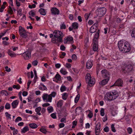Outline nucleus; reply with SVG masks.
Segmentation results:
<instances>
[{
	"mask_svg": "<svg viewBox=\"0 0 135 135\" xmlns=\"http://www.w3.org/2000/svg\"><path fill=\"white\" fill-rule=\"evenodd\" d=\"M118 47L121 51L127 52L131 50V47L127 41L122 40L118 42Z\"/></svg>",
	"mask_w": 135,
	"mask_h": 135,
	"instance_id": "obj_1",
	"label": "nucleus"
},
{
	"mask_svg": "<svg viewBox=\"0 0 135 135\" xmlns=\"http://www.w3.org/2000/svg\"><path fill=\"white\" fill-rule=\"evenodd\" d=\"M118 96V92L113 90L112 92H108L105 95L104 99L105 101H110L117 98Z\"/></svg>",
	"mask_w": 135,
	"mask_h": 135,
	"instance_id": "obj_2",
	"label": "nucleus"
},
{
	"mask_svg": "<svg viewBox=\"0 0 135 135\" xmlns=\"http://www.w3.org/2000/svg\"><path fill=\"white\" fill-rule=\"evenodd\" d=\"M54 38L52 39V41L54 43H55L56 41L61 42L62 41V38L64 36L62 32L58 30H55L53 32Z\"/></svg>",
	"mask_w": 135,
	"mask_h": 135,
	"instance_id": "obj_3",
	"label": "nucleus"
},
{
	"mask_svg": "<svg viewBox=\"0 0 135 135\" xmlns=\"http://www.w3.org/2000/svg\"><path fill=\"white\" fill-rule=\"evenodd\" d=\"M99 35V32L98 31L95 33L94 36L93 43V50L94 51H97L98 50V39Z\"/></svg>",
	"mask_w": 135,
	"mask_h": 135,
	"instance_id": "obj_4",
	"label": "nucleus"
},
{
	"mask_svg": "<svg viewBox=\"0 0 135 135\" xmlns=\"http://www.w3.org/2000/svg\"><path fill=\"white\" fill-rule=\"evenodd\" d=\"M19 34L20 36L23 38H26L27 37V32L24 28L21 26H20L19 29Z\"/></svg>",
	"mask_w": 135,
	"mask_h": 135,
	"instance_id": "obj_5",
	"label": "nucleus"
},
{
	"mask_svg": "<svg viewBox=\"0 0 135 135\" xmlns=\"http://www.w3.org/2000/svg\"><path fill=\"white\" fill-rule=\"evenodd\" d=\"M50 95L47 93H44L42 96L43 100L46 102H51L52 98Z\"/></svg>",
	"mask_w": 135,
	"mask_h": 135,
	"instance_id": "obj_6",
	"label": "nucleus"
},
{
	"mask_svg": "<svg viewBox=\"0 0 135 135\" xmlns=\"http://www.w3.org/2000/svg\"><path fill=\"white\" fill-rule=\"evenodd\" d=\"M97 11L98 16L99 17H101L105 14L106 12V9L105 8L102 7L98 8L97 9Z\"/></svg>",
	"mask_w": 135,
	"mask_h": 135,
	"instance_id": "obj_7",
	"label": "nucleus"
},
{
	"mask_svg": "<svg viewBox=\"0 0 135 135\" xmlns=\"http://www.w3.org/2000/svg\"><path fill=\"white\" fill-rule=\"evenodd\" d=\"M46 109L44 108H41L40 107H38L35 109V112H36V114L40 115H41V113L40 112L41 111V113L42 114L45 113L46 112Z\"/></svg>",
	"mask_w": 135,
	"mask_h": 135,
	"instance_id": "obj_8",
	"label": "nucleus"
},
{
	"mask_svg": "<svg viewBox=\"0 0 135 135\" xmlns=\"http://www.w3.org/2000/svg\"><path fill=\"white\" fill-rule=\"evenodd\" d=\"M74 42L73 37L70 36L64 39V43L66 44H72Z\"/></svg>",
	"mask_w": 135,
	"mask_h": 135,
	"instance_id": "obj_9",
	"label": "nucleus"
},
{
	"mask_svg": "<svg viewBox=\"0 0 135 135\" xmlns=\"http://www.w3.org/2000/svg\"><path fill=\"white\" fill-rule=\"evenodd\" d=\"M79 24L76 22L73 23L71 25V26L69 27V30L70 31H71L73 29H77L78 28Z\"/></svg>",
	"mask_w": 135,
	"mask_h": 135,
	"instance_id": "obj_10",
	"label": "nucleus"
},
{
	"mask_svg": "<svg viewBox=\"0 0 135 135\" xmlns=\"http://www.w3.org/2000/svg\"><path fill=\"white\" fill-rule=\"evenodd\" d=\"M23 54L24 58L25 60L28 59L31 56V52L29 51H26Z\"/></svg>",
	"mask_w": 135,
	"mask_h": 135,
	"instance_id": "obj_11",
	"label": "nucleus"
},
{
	"mask_svg": "<svg viewBox=\"0 0 135 135\" xmlns=\"http://www.w3.org/2000/svg\"><path fill=\"white\" fill-rule=\"evenodd\" d=\"M2 39L3 40L2 42V44L3 46H7L9 45V42L7 41L9 39L8 37H3Z\"/></svg>",
	"mask_w": 135,
	"mask_h": 135,
	"instance_id": "obj_12",
	"label": "nucleus"
},
{
	"mask_svg": "<svg viewBox=\"0 0 135 135\" xmlns=\"http://www.w3.org/2000/svg\"><path fill=\"white\" fill-rule=\"evenodd\" d=\"M61 77L60 75L57 72L55 77L53 78V81L57 82L58 81H59L61 80Z\"/></svg>",
	"mask_w": 135,
	"mask_h": 135,
	"instance_id": "obj_13",
	"label": "nucleus"
},
{
	"mask_svg": "<svg viewBox=\"0 0 135 135\" xmlns=\"http://www.w3.org/2000/svg\"><path fill=\"white\" fill-rule=\"evenodd\" d=\"M100 124H98L96 126L95 133L96 135H99L100 132Z\"/></svg>",
	"mask_w": 135,
	"mask_h": 135,
	"instance_id": "obj_14",
	"label": "nucleus"
},
{
	"mask_svg": "<svg viewBox=\"0 0 135 135\" xmlns=\"http://www.w3.org/2000/svg\"><path fill=\"white\" fill-rule=\"evenodd\" d=\"M123 84V81L122 80L120 79H118L111 87L115 86H122Z\"/></svg>",
	"mask_w": 135,
	"mask_h": 135,
	"instance_id": "obj_15",
	"label": "nucleus"
},
{
	"mask_svg": "<svg viewBox=\"0 0 135 135\" xmlns=\"http://www.w3.org/2000/svg\"><path fill=\"white\" fill-rule=\"evenodd\" d=\"M105 79L99 82V84L101 85H104L106 84L109 79V76L105 77Z\"/></svg>",
	"mask_w": 135,
	"mask_h": 135,
	"instance_id": "obj_16",
	"label": "nucleus"
},
{
	"mask_svg": "<svg viewBox=\"0 0 135 135\" xmlns=\"http://www.w3.org/2000/svg\"><path fill=\"white\" fill-rule=\"evenodd\" d=\"M8 55L11 57H15L16 56V54L10 49H8L7 52Z\"/></svg>",
	"mask_w": 135,
	"mask_h": 135,
	"instance_id": "obj_17",
	"label": "nucleus"
},
{
	"mask_svg": "<svg viewBox=\"0 0 135 135\" xmlns=\"http://www.w3.org/2000/svg\"><path fill=\"white\" fill-rule=\"evenodd\" d=\"M51 13L53 15H58L59 14V11L56 8L54 7L51 9Z\"/></svg>",
	"mask_w": 135,
	"mask_h": 135,
	"instance_id": "obj_18",
	"label": "nucleus"
},
{
	"mask_svg": "<svg viewBox=\"0 0 135 135\" xmlns=\"http://www.w3.org/2000/svg\"><path fill=\"white\" fill-rule=\"evenodd\" d=\"M93 66L92 61L90 60H88L86 63V66L87 69H90Z\"/></svg>",
	"mask_w": 135,
	"mask_h": 135,
	"instance_id": "obj_19",
	"label": "nucleus"
},
{
	"mask_svg": "<svg viewBox=\"0 0 135 135\" xmlns=\"http://www.w3.org/2000/svg\"><path fill=\"white\" fill-rule=\"evenodd\" d=\"M19 103L18 100H14L11 103V105L13 108H15L17 107Z\"/></svg>",
	"mask_w": 135,
	"mask_h": 135,
	"instance_id": "obj_20",
	"label": "nucleus"
},
{
	"mask_svg": "<svg viewBox=\"0 0 135 135\" xmlns=\"http://www.w3.org/2000/svg\"><path fill=\"white\" fill-rule=\"evenodd\" d=\"M46 126H42L40 129V131L44 134H46L48 132L46 130Z\"/></svg>",
	"mask_w": 135,
	"mask_h": 135,
	"instance_id": "obj_21",
	"label": "nucleus"
},
{
	"mask_svg": "<svg viewBox=\"0 0 135 135\" xmlns=\"http://www.w3.org/2000/svg\"><path fill=\"white\" fill-rule=\"evenodd\" d=\"M60 72L62 74L64 75H66L68 73L66 70L64 68H61L60 70Z\"/></svg>",
	"mask_w": 135,
	"mask_h": 135,
	"instance_id": "obj_22",
	"label": "nucleus"
},
{
	"mask_svg": "<svg viewBox=\"0 0 135 135\" xmlns=\"http://www.w3.org/2000/svg\"><path fill=\"white\" fill-rule=\"evenodd\" d=\"M95 82V80L94 78H92L88 82L89 85L90 86H93Z\"/></svg>",
	"mask_w": 135,
	"mask_h": 135,
	"instance_id": "obj_23",
	"label": "nucleus"
},
{
	"mask_svg": "<svg viewBox=\"0 0 135 135\" xmlns=\"http://www.w3.org/2000/svg\"><path fill=\"white\" fill-rule=\"evenodd\" d=\"M39 89L40 90H44L47 89V88L43 83H41L39 85Z\"/></svg>",
	"mask_w": 135,
	"mask_h": 135,
	"instance_id": "obj_24",
	"label": "nucleus"
},
{
	"mask_svg": "<svg viewBox=\"0 0 135 135\" xmlns=\"http://www.w3.org/2000/svg\"><path fill=\"white\" fill-rule=\"evenodd\" d=\"M68 97V94L66 93H64L62 95V98L64 100H66Z\"/></svg>",
	"mask_w": 135,
	"mask_h": 135,
	"instance_id": "obj_25",
	"label": "nucleus"
},
{
	"mask_svg": "<svg viewBox=\"0 0 135 135\" xmlns=\"http://www.w3.org/2000/svg\"><path fill=\"white\" fill-rule=\"evenodd\" d=\"M29 127L32 129H35L37 128L38 126L35 123H33L29 124Z\"/></svg>",
	"mask_w": 135,
	"mask_h": 135,
	"instance_id": "obj_26",
	"label": "nucleus"
},
{
	"mask_svg": "<svg viewBox=\"0 0 135 135\" xmlns=\"http://www.w3.org/2000/svg\"><path fill=\"white\" fill-rule=\"evenodd\" d=\"M92 78L91 77V75L87 73L86 74L85 77V79L87 82H88Z\"/></svg>",
	"mask_w": 135,
	"mask_h": 135,
	"instance_id": "obj_27",
	"label": "nucleus"
},
{
	"mask_svg": "<svg viewBox=\"0 0 135 135\" xmlns=\"http://www.w3.org/2000/svg\"><path fill=\"white\" fill-rule=\"evenodd\" d=\"M39 12L41 15L43 16H45L46 14L45 10L43 8L40 9L39 10Z\"/></svg>",
	"mask_w": 135,
	"mask_h": 135,
	"instance_id": "obj_28",
	"label": "nucleus"
},
{
	"mask_svg": "<svg viewBox=\"0 0 135 135\" xmlns=\"http://www.w3.org/2000/svg\"><path fill=\"white\" fill-rule=\"evenodd\" d=\"M95 25V24H94L92 26L90 27V32L91 33H93L94 32L96 31V28H94V26Z\"/></svg>",
	"mask_w": 135,
	"mask_h": 135,
	"instance_id": "obj_29",
	"label": "nucleus"
},
{
	"mask_svg": "<svg viewBox=\"0 0 135 135\" xmlns=\"http://www.w3.org/2000/svg\"><path fill=\"white\" fill-rule=\"evenodd\" d=\"M63 101L62 100H59L57 103V106L58 107H61L63 104Z\"/></svg>",
	"mask_w": 135,
	"mask_h": 135,
	"instance_id": "obj_30",
	"label": "nucleus"
},
{
	"mask_svg": "<svg viewBox=\"0 0 135 135\" xmlns=\"http://www.w3.org/2000/svg\"><path fill=\"white\" fill-rule=\"evenodd\" d=\"M28 14L29 16L34 17L35 15L36 12L34 10H32L29 12Z\"/></svg>",
	"mask_w": 135,
	"mask_h": 135,
	"instance_id": "obj_31",
	"label": "nucleus"
},
{
	"mask_svg": "<svg viewBox=\"0 0 135 135\" xmlns=\"http://www.w3.org/2000/svg\"><path fill=\"white\" fill-rule=\"evenodd\" d=\"M28 130V128L27 127H25L21 129V132L22 133H25Z\"/></svg>",
	"mask_w": 135,
	"mask_h": 135,
	"instance_id": "obj_32",
	"label": "nucleus"
},
{
	"mask_svg": "<svg viewBox=\"0 0 135 135\" xmlns=\"http://www.w3.org/2000/svg\"><path fill=\"white\" fill-rule=\"evenodd\" d=\"M0 94L1 95H4L5 96H7L8 95V94L6 91L3 90L1 92Z\"/></svg>",
	"mask_w": 135,
	"mask_h": 135,
	"instance_id": "obj_33",
	"label": "nucleus"
},
{
	"mask_svg": "<svg viewBox=\"0 0 135 135\" xmlns=\"http://www.w3.org/2000/svg\"><path fill=\"white\" fill-rule=\"evenodd\" d=\"M107 71L106 70H103L101 71V73L102 74V75L103 76H104V77L109 76H107Z\"/></svg>",
	"mask_w": 135,
	"mask_h": 135,
	"instance_id": "obj_34",
	"label": "nucleus"
},
{
	"mask_svg": "<svg viewBox=\"0 0 135 135\" xmlns=\"http://www.w3.org/2000/svg\"><path fill=\"white\" fill-rule=\"evenodd\" d=\"M47 110L49 113H51L53 111V108L52 106H50L47 108Z\"/></svg>",
	"mask_w": 135,
	"mask_h": 135,
	"instance_id": "obj_35",
	"label": "nucleus"
},
{
	"mask_svg": "<svg viewBox=\"0 0 135 135\" xmlns=\"http://www.w3.org/2000/svg\"><path fill=\"white\" fill-rule=\"evenodd\" d=\"M80 97V95L79 94H78L75 97L74 99V102L75 103H76L79 100Z\"/></svg>",
	"mask_w": 135,
	"mask_h": 135,
	"instance_id": "obj_36",
	"label": "nucleus"
},
{
	"mask_svg": "<svg viewBox=\"0 0 135 135\" xmlns=\"http://www.w3.org/2000/svg\"><path fill=\"white\" fill-rule=\"evenodd\" d=\"M132 66L130 64L127 65L126 69L128 70V71H130L132 70Z\"/></svg>",
	"mask_w": 135,
	"mask_h": 135,
	"instance_id": "obj_37",
	"label": "nucleus"
},
{
	"mask_svg": "<svg viewBox=\"0 0 135 135\" xmlns=\"http://www.w3.org/2000/svg\"><path fill=\"white\" fill-rule=\"evenodd\" d=\"M66 88L65 86L62 85L60 89V91L61 92H63L65 90Z\"/></svg>",
	"mask_w": 135,
	"mask_h": 135,
	"instance_id": "obj_38",
	"label": "nucleus"
},
{
	"mask_svg": "<svg viewBox=\"0 0 135 135\" xmlns=\"http://www.w3.org/2000/svg\"><path fill=\"white\" fill-rule=\"evenodd\" d=\"M9 12L8 13L10 14H12V12H13V9L14 10H15L14 8L12 7V8L10 6H9Z\"/></svg>",
	"mask_w": 135,
	"mask_h": 135,
	"instance_id": "obj_39",
	"label": "nucleus"
},
{
	"mask_svg": "<svg viewBox=\"0 0 135 135\" xmlns=\"http://www.w3.org/2000/svg\"><path fill=\"white\" fill-rule=\"evenodd\" d=\"M111 128L112 131L113 132H116V130L115 129L114 124H112L111 125Z\"/></svg>",
	"mask_w": 135,
	"mask_h": 135,
	"instance_id": "obj_40",
	"label": "nucleus"
},
{
	"mask_svg": "<svg viewBox=\"0 0 135 135\" xmlns=\"http://www.w3.org/2000/svg\"><path fill=\"white\" fill-rule=\"evenodd\" d=\"M5 108L6 109H8L10 108V104L8 103H6L5 105Z\"/></svg>",
	"mask_w": 135,
	"mask_h": 135,
	"instance_id": "obj_41",
	"label": "nucleus"
},
{
	"mask_svg": "<svg viewBox=\"0 0 135 135\" xmlns=\"http://www.w3.org/2000/svg\"><path fill=\"white\" fill-rule=\"evenodd\" d=\"M5 115L7 118L8 119H11V115L9 114L8 112H6L5 113Z\"/></svg>",
	"mask_w": 135,
	"mask_h": 135,
	"instance_id": "obj_42",
	"label": "nucleus"
},
{
	"mask_svg": "<svg viewBox=\"0 0 135 135\" xmlns=\"http://www.w3.org/2000/svg\"><path fill=\"white\" fill-rule=\"evenodd\" d=\"M88 111H89V113L88 115V117L90 118H92L93 116V113L91 111L89 110H88Z\"/></svg>",
	"mask_w": 135,
	"mask_h": 135,
	"instance_id": "obj_43",
	"label": "nucleus"
},
{
	"mask_svg": "<svg viewBox=\"0 0 135 135\" xmlns=\"http://www.w3.org/2000/svg\"><path fill=\"white\" fill-rule=\"evenodd\" d=\"M57 94V93L55 91H53L50 94V96L52 97V98L53 97L54 98L56 96V95Z\"/></svg>",
	"mask_w": 135,
	"mask_h": 135,
	"instance_id": "obj_44",
	"label": "nucleus"
},
{
	"mask_svg": "<svg viewBox=\"0 0 135 135\" xmlns=\"http://www.w3.org/2000/svg\"><path fill=\"white\" fill-rule=\"evenodd\" d=\"M100 115L102 116L104 115L105 114L104 111V109L101 108L100 110Z\"/></svg>",
	"mask_w": 135,
	"mask_h": 135,
	"instance_id": "obj_45",
	"label": "nucleus"
},
{
	"mask_svg": "<svg viewBox=\"0 0 135 135\" xmlns=\"http://www.w3.org/2000/svg\"><path fill=\"white\" fill-rule=\"evenodd\" d=\"M127 131L129 134H131L132 132V128L129 127L127 128Z\"/></svg>",
	"mask_w": 135,
	"mask_h": 135,
	"instance_id": "obj_46",
	"label": "nucleus"
},
{
	"mask_svg": "<svg viewBox=\"0 0 135 135\" xmlns=\"http://www.w3.org/2000/svg\"><path fill=\"white\" fill-rule=\"evenodd\" d=\"M13 87L14 89H17L18 90L20 89V86L19 85H14L13 86Z\"/></svg>",
	"mask_w": 135,
	"mask_h": 135,
	"instance_id": "obj_47",
	"label": "nucleus"
},
{
	"mask_svg": "<svg viewBox=\"0 0 135 135\" xmlns=\"http://www.w3.org/2000/svg\"><path fill=\"white\" fill-rule=\"evenodd\" d=\"M131 35L132 37L135 38V28L133 30Z\"/></svg>",
	"mask_w": 135,
	"mask_h": 135,
	"instance_id": "obj_48",
	"label": "nucleus"
},
{
	"mask_svg": "<svg viewBox=\"0 0 135 135\" xmlns=\"http://www.w3.org/2000/svg\"><path fill=\"white\" fill-rule=\"evenodd\" d=\"M72 59L74 60H76L77 59V57L75 54H73L71 56Z\"/></svg>",
	"mask_w": 135,
	"mask_h": 135,
	"instance_id": "obj_49",
	"label": "nucleus"
},
{
	"mask_svg": "<svg viewBox=\"0 0 135 135\" xmlns=\"http://www.w3.org/2000/svg\"><path fill=\"white\" fill-rule=\"evenodd\" d=\"M38 62L37 61L35 60L33 61L32 62V65L34 66H36L37 65Z\"/></svg>",
	"mask_w": 135,
	"mask_h": 135,
	"instance_id": "obj_50",
	"label": "nucleus"
},
{
	"mask_svg": "<svg viewBox=\"0 0 135 135\" xmlns=\"http://www.w3.org/2000/svg\"><path fill=\"white\" fill-rule=\"evenodd\" d=\"M65 66L66 67L69 69L71 67V65L70 64L66 63Z\"/></svg>",
	"mask_w": 135,
	"mask_h": 135,
	"instance_id": "obj_51",
	"label": "nucleus"
},
{
	"mask_svg": "<svg viewBox=\"0 0 135 135\" xmlns=\"http://www.w3.org/2000/svg\"><path fill=\"white\" fill-rule=\"evenodd\" d=\"M22 120V118L20 117H18L16 119L15 122H18L20 121H21Z\"/></svg>",
	"mask_w": 135,
	"mask_h": 135,
	"instance_id": "obj_52",
	"label": "nucleus"
},
{
	"mask_svg": "<svg viewBox=\"0 0 135 135\" xmlns=\"http://www.w3.org/2000/svg\"><path fill=\"white\" fill-rule=\"evenodd\" d=\"M66 28V26L64 24H62L60 25V28L61 29H65Z\"/></svg>",
	"mask_w": 135,
	"mask_h": 135,
	"instance_id": "obj_53",
	"label": "nucleus"
},
{
	"mask_svg": "<svg viewBox=\"0 0 135 135\" xmlns=\"http://www.w3.org/2000/svg\"><path fill=\"white\" fill-rule=\"evenodd\" d=\"M103 130L105 132H109V129L108 127L107 126H106L103 129Z\"/></svg>",
	"mask_w": 135,
	"mask_h": 135,
	"instance_id": "obj_54",
	"label": "nucleus"
},
{
	"mask_svg": "<svg viewBox=\"0 0 135 135\" xmlns=\"http://www.w3.org/2000/svg\"><path fill=\"white\" fill-rule=\"evenodd\" d=\"M77 122L75 120L73 122V126H72V128H75V126H76L77 124Z\"/></svg>",
	"mask_w": 135,
	"mask_h": 135,
	"instance_id": "obj_55",
	"label": "nucleus"
},
{
	"mask_svg": "<svg viewBox=\"0 0 135 135\" xmlns=\"http://www.w3.org/2000/svg\"><path fill=\"white\" fill-rule=\"evenodd\" d=\"M5 8V7L4 5H2L1 8H0V12H2L4 10V9Z\"/></svg>",
	"mask_w": 135,
	"mask_h": 135,
	"instance_id": "obj_56",
	"label": "nucleus"
},
{
	"mask_svg": "<svg viewBox=\"0 0 135 135\" xmlns=\"http://www.w3.org/2000/svg\"><path fill=\"white\" fill-rule=\"evenodd\" d=\"M36 7V5L35 4H33L32 5H29L28 6V7L31 9L34 8Z\"/></svg>",
	"mask_w": 135,
	"mask_h": 135,
	"instance_id": "obj_57",
	"label": "nucleus"
},
{
	"mask_svg": "<svg viewBox=\"0 0 135 135\" xmlns=\"http://www.w3.org/2000/svg\"><path fill=\"white\" fill-rule=\"evenodd\" d=\"M5 70L7 72H9L11 71V69L9 68L8 66H6L5 68Z\"/></svg>",
	"mask_w": 135,
	"mask_h": 135,
	"instance_id": "obj_58",
	"label": "nucleus"
},
{
	"mask_svg": "<svg viewBox=\"0 0 135 135\" xmlns=\"http://www.w3.org/2000/svg\"><path fill=\"white\" fill-rule=\"evenodd\" d=\"M25 112L26 113L30 114H32V111L29 109H26L25 110Z\"/></svg>",
	"mask_w": 135,
	"mask_h": 135,
	"instance_id": "obj_59",
	"label": "nucleus"
},
{
	"mask_svg": "<svg viewBox=\"0 0 135 135\" xmlns=\"http://www.w3.org/2000/svg\"><path fill=\"white\" fill-rule=\"evenodd\" d=\"M90 16L89 13H86L85 15V19L86 20H87L88 18Z\"/></svg>",
	"mask_w": 135,
	"mask_h": 135,
	"instance_id": "obj_60",
	"label": "nucleus"
},
{
	"mask_svg": "<svg viewBox=\"0 0 135 135\" xmlns=\"http://www.w3.org/2000/svg\"><path fill=\"white\" fill-rule=\"evenodd\" d=\"M69 18L71 21L73 20L74 17L71 14H70L69 15Z\"/></svg>",
	"mask_w": 135,
	"mask_h": 135,
	"instance_id": "obj_61",
	"label": "nucleus"
},
{
	"mask_svg": "<svg viewBox=\"0 0 135 135\" xmlns=\"http://www.w3.org/2000/svg\"><path fill=\"white\" fill-rule=\"evenodd\" d=\"M22 94L23 96L25 97L27 95L28 93L26 91H23L22 93Z\"/></svg>",
	"mask_w": 135,
	"mask_h": 135,
	"instance_id": "obj_62",
	"label": "nucleus"
},
{
	"mask_svg": "<svg viewBox=\"0 0 135 135\" xmlns=\"http://www.w3.org/2000/svg\"><path fill=\"white\" fill-rule=\"evenodd\" d=\"M16 4L17 7H19L20 6L21 4L20 2L17 0L16 1Z\"/></svg>",
	"mask_w": 135,
	"mask_h": 135,
	"instance_id": "obj_63",
	"label": "nucleus"
},
{
	"mask_svg": "<svg viewBox=\"0 0 135 135\" xmlns=\"http://www.w3.org/2000/svg\"><path fill=\"white\" fill-rule=\"evenodd\" d=\"M18 133V131L17 129H15L13 131V134L14 135H16Z\"/></svg>",
	"mask_w": 135,
	"mask_h": 135,
	"instance_id": "obj_64",
	"label": "nucleus"
}]
</instances>
